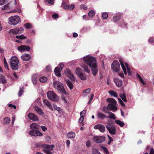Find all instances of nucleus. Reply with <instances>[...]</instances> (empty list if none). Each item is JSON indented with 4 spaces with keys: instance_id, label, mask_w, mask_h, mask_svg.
<instances>
[{
    "instance_id": "nucleus-18",
    "label": "nucleus",
    "mask_w": 154,
    "mask_h": 154,
    "mask_svg": "<svg viewBox=\"0 0 154 154\" xmlns=\"http://www.w3.org/2000/svg\"><path fill=\"white\" fill-rule=\"evenodd\" d=\"M58 85V86L56 89L60 93L63 94L66 93V91L63 87V84L60 82V84Z\"/></svg>"
},
{
    "instance_id": "nucleus-46",
    "label": "nucleus",
    "mask_w": 154,
    "mask_h": 154,
    "mask_svg": "<svg viewBox=\"0 0 154 154\" xmlns=\"http://www.w3.org/2000/svg\"><path fill=\"white\" fill-rule=\"evenodd\" d=\"M54 108L59 113H61L62 111V109L60 107H57V106L54 104Z\"/></svg>"
},
{
    "instance_id": "nucleus-30",
    "label": "nucleus",
    "mask_w": 154,
    "mask_h": 154,
    "mask_svg": "<svg viewBox=\"0 0 154 154\" xmlns=\"http://www.w3.org/2000/svg\"><path fill=\"white\" fill-rule=\"evenodd\" d=\"M67 136L69 138H74L75 137V134L74 133L70 132L68 133Z\"/></svg>"
},
{
    "instance_id": "nucleus-26",
    "label": "nucleus",
    "mask_w": 154,
    "mask_h": 154,
    "mask_svg": "<svg viewBox=\"0 0 154 154\" xmlns=\"http://www.w3.org/2000/svg\"><path fill=\"white\" fill-rule=\"evenodd\" d=\"M35 110L40 115H43L44 114V112L42 109L38 106H35Z\"/></svg>"
},
{
    "instance_id": "nucleus-64",
    "label": "nucleus",
    "mask_w": 154,
    "mask_h": 154,
    "mask_svg": "<svg viewBox=\"0 0 154 154\" xmlns=\"http://www.w3.org/2000/svg\"><path fill=\"white\" fill-rule=\"evenodd\" d=\"M52 17L54 19H56L58 18V15L57 14H54L52 15Z\"/></svg>"
},
{
    "instance_id": "nucleus-38",
    "label": "nucleus",
    "mask_w": 154,
    "mask_h": 154,
    "mask_svg": "<svg viewBox=\"0 0 154 154\" xmlns=\"http://www.w3.org/2000/svg\"><path fill=\"white\" fill-rule=\"evenodd\" d=\"M39 80L42 83H44L47 81V78L45 76H42L39 78Z\"/></svg>"
},
{
    "instance_id": "nucleus-23",
    "label": "nucleus",
    "mask_w": 154,
    "mask_h": 154,
    "mask_svg": "<svg viewBox=\"0 0 154 154\" xmlns=\"http://www.w3.org/2000/svg\"><path fill=\"white\" fill-rule=\"evenodd\" d=\"M43 102L45 104L50 110L53 111V108L52 106L49 101L45 99L43 100Z\"/></svg>"
},
{
    "instance_id": "nucleus-32",
    "label": "nucleus",
    "mask_w": 154,
    "mask_h": 154,
    "mask_svg": "<svg viewBox=\"0 0 154 154\" xmlns=\"http://www.w3.org/2000/svg\"><path fill=\"white\" fill-rule=\"evenodd\" d=\"M66 84L70 90L73 88V85L70 81L69 80H67L66 81Z\"/></svg>"
},
{
    "instance_id": "nucleus-3",
    "label": "nucleus",
    "mask_w": 154,
    "mask_h": 154,
    "mask_svg": "<svg viewBox=\"0 0 154 154\" xmlns=\"http://www.w3.org/2000/svg\"><path fill=\"white\" fill-rule=\"evenodd\" d=\"M9 63L11 67L13 70H16L18 69L19 60L16 57H12L10 60Z\"/></svg>"
},
{
    "instance_id": "nucleus-8",
    "label": "nucleus",
    "mask_w": 154,
    "mask_h": 154,
    "mask_svg": "<svg viewBox=\"0 0 154 154\" xmlns=\"http://www.w3.org/2000/svg\"><path fill=\"white\" fill-rule=\"evenodd\" d=\"M106 128L110 134L112 135L115 134L116 130L114 126L109 123L106 126Z\"/></svg>"
},
{
    "instance_id": "nucleus-10",
    "label": "nucleus",
    "mask_w": 154,
    "mask_h": 154,
    "mask_svg": "<svg viewBox=\"0 0 154 154\" xmlns=\"http://www.w3.org/2000/svg\"><path fill=\"white\" fill-rule=\"evenodd\" d=\"M64 73L66 76L69 78L72 81L75 80V78L72 72L69 69H66L64 70Z\"/></svg>"
},
{
    "instance_id": "nucleus-9",
    "label": "nucleus",
    "mask_w": 154,
    "mask_h": 154,
    "mask_svg": "<svg viewBox=\"0 0 154 154\" xmlns=\"http://www.w3.org/2000/svg\"><path fill=\"white\" fill-rule=\"evenodd\" d=\"M24 31V29L22 27L17 28L15 29H11L9 33L13 34H19L22 33Z\"/></svg>"
},
{
    "instance_id": "nucleus-33",
    "label": "nucleus",
    "mask_w": 154,
    "mask_h": 154,
    "mask_svg": "<svg viewBox=\"0 0 154 154\" xmlns=\"http://www.w3.org/2000/svg\"><path fill=\"white\" fill-rule=\"evenodd\" d=\"M120 97L124 102H127V100L126 99L125 94V92L123 93L122 94H120Z\"/></svg>"
},
{
    "instance_id": "nucleus-59",
    "label": "nucleus",
    "mask_w": 154,
    "mask_h": 154,
    "mask_svg": "<svg viewBox=\"0 0 154 154\" xmlns=\"http://www.w3.org/2000/svg\"><path fill=\"white\" fill-rule=\"evenodd\" d=\"M91 91V89L90 88H88L87 89L83 91V93H86L87 94H88V93H89Z\"/></svg>"
},
{
    "instance_id": "nucleus-62",
    "label": "nucleus",
    "mask_w": 154,
    "mask_h": 154,
    "mask_svg": "<svg viewBox=\"0 0 154 154\" xmlns=\"http://www.w3.org/2000/svg\"><path fill=\"white\" fill-rule=\"evenodd\" d=\"M118 100L121 105L123 107H125V104H124L123 101L121 99L119 98Z\"/></svg>"
},
{
    "instance_id": "nucleus-45",
    "label": "nucleus",
    "mask_w": 154,
    "mask_h": 154,
    "mask_svg": "<svg viewBox=\"0 0 154 154\" xmlns=\"http://www.w3.org/2000/svg\"><path fill=\"white\" fill-rule=\"evenodd\" d=\"M23 87H21L20 88V90L18 93V95L19 97H20L22 94L23 92Z\"/></svg>"
},
{
    "instance_id": "nucleus-42",
    "label": "nucleus",
    "mask_w": 154,
    "mask_h": 154,
    "mask_svg": "<svg viewBox=\"0 0 154 154\" xmlns=\"http://www.w3.org/2000/svg\"><path fill=\"white\" fill-rule=\"evenodd\" d=\"M16 38L18 39H24L26 38L25 36L23 35H16Z\"/></svg>"
},
{
    "instance_id": "nucleus-29",
    "label": "nucleus",
    "mask_w": 154,
    "mask_h": 154,
    "mask_svg": "<svg viewBox=\"0 0 154 154\" xmlns=\"http://www.w3.org/2000/svg\"><path fill=\"white\" fill-rule=\"evenodd\" d=\"M136 77L138 79L139 81L143 85L146 84L144 82L143 79L141 78L140 75L138 73H137Z\"/></svg>"
},
{
    "instance_id": "nucleus-5",
    "label": "nucleus",
    "mask_w": 154,
    "mask_h": 154,
    "mask_svg": "<svg viewBox=\"0 0 154 154\" xmlns=\"http://www.w3.org/2000/svg\"><path fill=\"white\" fill-rule=\"evenodd\" d=\"M8 20L11 24L15 25L20 21V18L18 16H14L9 17Z\"/></svg>"
},
{
    "instance_id": "nucleus-34",
    "label": "nucleus",
    "mask_w": 154,
    "mask_h": 154,
    "mask_svg": "<svg viewBox=\"0 0 154 154\" xmlns=\"http://www.w3.org/2000/svg\"><path fill=\"white\" fill-rule=\"evenodd\" d=\"M81 66L86 72L89 73L90 72V69H88V66L85 64H83Z\"/></svg>"
},
{
    "instance_id": "nucleus-63",
    "label": "nucleus",
    "mask_w": 154,
    "mask_h": 154,
    "mask_svg": "<svg viewBox=\"0 0 154 154\" xmlns=\"http://www.w3.org/2000/svg\"><path fill=\"white\" fill-rule=\"evenodd\" d=\"M69 9L70 10H73L75 7V5H69Z\"/></svg>"
},
{
    "instance_id": "nucleus-50",
    "label": "nucleus",
    "mask_w": 154,
    "mask_h": 154,
    "mask_svg": "<svg viewBox=\"0 0 154 154\" xmlns=\"http://www.w3.org/2000/svg\"><path fill=\"white\" fill-rule=\"evenodd\" d=\"M84 119V117L81 116L80 117L79 120V122L80 123H81L82 126H83L84 125V123L83 122V121Z\"/></svg>"
},
{
    "instance_id": "nucleus-15",
    "label": "nucleus",
    "mask_w": 154,
    "mask_h": 154,
    "mask_svg": "<svg viewBox=\"0 0 154 154\" xmlns=\"http://www.w3.org/2000/svg\"><path fill=\"white\" fill-rule=\"evenodd\" d=\"M29 119L34 121H37L38 120V118L35 114L32 113H30L28 115Z\"/></svg>"
},
{
    "instance_id": "nucleus-7",
    "label": "nucleus",
    "mask_w": 154,
    "mask_h": 154,
    "mask_svg": "<svg viewBox=\"0 0 154 154\" xmlns=\"http://www.w3.org/2000/svg\"><path fill=\"white\" fill-rule=\"evenodd\" d=\"M108 110V109L107 108V106L106 107H103L102 109V111L105 113L109 114V116H108V118L114 120L116 119V118L115 115L112 112L109 111Z\"/></svg>"
},
{
    "instance_id": "nucleus-36",
    "label": "nucleus",
    "mask_w": 154,
    "mask_h": 154,
    "mask_svg": "<svg viewBox=\"0 0 154 154\" xmlns=\"http://www.w3.org/2000/svg\"><path fill=\"white\" fill-rule=\"evenodd\" d=\"M95 14V12L93 10H91L88 13V15L90 18L93 17Z\"/></svg>"
},
{
    "instance_id": "nucleus-24",
    "label": "nucleus",
    "mask_w": 154,
    "mask_h": 154,
    "mask_svg": "<svg viewBox=\"0 0 154 154\" xmlns=\"http://www.w3.org/2000/svg\"><path fill=\"white\" fill-rule=\"evenodd\" d=\"M54 72L56 75L58 77L60 76V69L59 67H56L55 68L54 71Z\"/></svg>"
},
{
    "instance_id": "nucleus-1",
    "label": "nucleus",
    "mask_w": 154,
    "mask_h": 154,
    "mask_svg": "<svg viewBox=\"0 0 154 154\" xmlns=\"http://www.w3.org/2000/svg\"><path fill=\"white\" fill-rule=\"evenodd\" d=\"M83 60L84 62L91 67L93 75H95L98 71L96 58L87 55L83 57Z\"/></svg>"
},
{
    "instance_id": "nucleus-4",
    "label": "nucleus",
    "mask_w": 154,
    "mask_h": 154,
    "mask_svg": "<svg viewBox=\"0 0 154 154\" xmlns=\"http://www.w3.org/2000/svg\"><path fill=\"white\" fill-rule=\"evenodd\" d=\"M47 97L50 100L55 101H57L59 98L57 95L54 92L49 91L47 93Z\"/></svg>"
},
{
    "instance_id": "nucleus-53",
    "label": "nucleus",
    "mask_w": 154,
    "mask_h": 154,
    "mask_svg": "<svg viewBox=\"0 0 154 154\" xmlns=\"http://www.w3.org/2000/svg\"><path fill=\"white\" fill-rule=\"evenodd\" d=\"M24 26L26 29L31 28L32 25L31 24L27 23L24 24Z\"/></svg>"
},
{
    "instance_id": "nucleus-43",
    "label": "nucleus",
    "mask_w": 154,
    "mask_h": 154,
    "mask_svg": "<svg viewBox=\"0 0 154 154\" xmlns=\"http://www.w3.org/2000/svg\"><path fill=\"white\" fill-rule=\"evenodd\" d=\"M81 70V69L79 68H77L75 70V73L78 76H79L82 73Z\"/></svg>"
},
{
    "instance_id": "nucleus-28",
    "label": "nucleus",
    "mask_w": 154,
    "mask_h": 154,
    "mask_svg": "<svg viewBox=\"0 0 154 154\" xmlns=\"http://www.w3.org/2000/svg\"><path fill=\"white\" fill-rule=\"evenodd\" d=\"M106 101L108 103H110L116 104V101L113 98H108L107 99Z\"/></svg>"
},
{
    "instance_id": "nucleus-49",
    "label": "nucleus",
    "mask_w": 154,
    "mask_h": 154,
    "mask_svg": "<svg viewBox=\"0 0 154 154\" xmlns=\"http://www.w3.org/2000/svg\"><path fill=\"white\" fill-rule=\"evenodd\" d=\"M121 26L124 28L126 27L127 26V23L124 22L123 20H122L121 21Z\"/></svg>"
},
{
    "instance_id": "nucleus-6",
    "label": "nucleus",
    "mask_w": 154,
    "mask_h": 154,
    "mask_svg": "<svg viewBox=\"0 0 154 154\" xmlns=\"http://www.w3.org/2000/svg\"><path fill=\"white\" fill-rule=\"evenodd\" d=\"M111 67L112 69L115 72H119L120 70V64L117 60H115L112 62Z\"/></svg>"
},
{
    "instance_id": "nucleus-13",
    "label": "nucleus",
    "mask_w": 154,
    "mask_h": 154,
    "mask_svg": "<svg viewBox=\"0 0 154 154\" xmlns=\"http://www.w3.org/2000/svg\"><path fill=\"white\" fill-rule=\"evenodd\" d=\"M94 128L95 129H99L101 132L102 133L104 132L105 131V126L101 124H98L95 125L94 127Z\"/></svg>"
},
{
    "instance_id": "nucleus-25",
    "label": "nucleus",
    "mask_w": 154,
    "mask_h": 154,
    "mask_svg": "<svg viewBox=\"0 0 154 154\" xmlns=\"http://www.w3.org/2000/svg\"><path fill=\"white\" fill-rule=\"evenodd\" d=\"M43 148H46L47 149H48L49 151L52 150L53 149V148L54 146L53 145H50L46 144H44V145L42 146Z\"/></svg>"
},
{
    "instance_id": "nucleus-54",
    "label": "nucleus",
    "mask_w": 154,
    "mask_h": 154,
    "mask_svg": "<svg viewBox=\"0 0 154 154\" xmlns=\"http://www.w3.org/2000/svg\"><path fill=\"white\" fill-rule=\"evenodd\" d=\"M43 151L46 154H53L52 153L48 150V149H42Z\"/></svg>"
},
{
    "instance_id": "nucleus-21",
    "label": "nucleus",
    "mask_w": 154,
    "mask_h": 154,
    "mask_svg": "<svg viewBox=\"0 0 154 154\" xmlns=\"http://www.w3.org/2000/svg\"><path fill=\"white\" fill-rule=\"evenodd\" d=\"M97 117L101 120H103L105 118H108V116H107L103 113L98 112L97 113Z\"/></svg>"
},
{
    "instance_id": "nucleus-31",
    "label": "nucleus",
    "mask_w": 154,
    "mask_h": 154,
    "mask_svg": "<svg viewBox=\"0 0 154 154\" xmlns=\"http://www.w3.org/2000/svg\"><path fill=\"white\" fill-rule=\"evenodd\" d=\"M115 122L116 124L119 125L121 127H123L125 125L124 123L123 122L119 120H116L115 121Z\"/></svg>"
},
{
    "instance_id": "nucleus-11",
    "label": "nucleus",
    "mask_w": 154,
    "mask_h": 154,
    "mask_svg": "<svg viewBox=\"0 0 154 154\" xmlns=\"http://www.w3.org/2000/svg\"><path fill=\"white\" fill-rule=\"evenodd\" d=\"M93 139L96 143H99L105 141V137L103 136H95L94 137Z\"/></svg>"
},
{
    "instance_id": "nucleus-20",
    "label": "nucleus",
    "mask_w": 154,
    "mask_h": 154,
    "mask_svg": "<svg viewBox=\"0 0 154 154\" xmlns=\"http://www.w3.org/2000/svg\"><path fill=\"white\" fill-rule=\"evenodd\" d=\"M119 61L120 63L122 68L124 71L125 74V75H126L127 74V72L122 59L121 58H119Z\"/></svg>"
},
{
    "instance_id": "nucleus-40",
    "label": "nucleus",
    "mask_w": 154,
    "mask_h": 154,
    "mask_svg": "<svg viewBox=\"0 0 154 154\" xmlns=\"http://www.w3.org/2000/svg\"><path fill=\"white\" fill-rule=\"evenodd\" d=\"M109 93L111 96L116 97H118L117 94L113 91H109Z\"/></svg>"
},
{
    "instance_id": "nucleus-39",
    "label": "nucleus",
    "mask_w": 154,
    "mask_h": 154,
    "mask_svg": "<svg viewBox=\"0 0 154 154\" xmlns=\"http://www.w3.org/2000/svg\"><path fill=\"white\" fill-rule=\"evenodd\" d=\"M121 17V15H117L114 17L113 20L114 22H117L118 21Z\"/></svg>"
},
{
    "instance_id": "nucleus-27",
    "label": "nucleus",
    "mask_w": 154,
    "mask_h": 154,
    "mask_svg": "<svg viewBox=\"0 0 154 154\" xmlns=\"http://www.w3.org/2000/svg\"><path fill=\"white\" fill-rule=\"evenodd\" d=\"M7 80L5 77L2 75L0 74V83L5 84L6 83Z\"/></svg>"
},
{
    "instance_id": "nucleus-16",
    "label": "nucleus",
    "mask_w": 154,
    "mask_h": 154,
    "mask_svg": "<svg viewBox=\"0 0 154 154\" xmlns=\"http://www.w3.org/2000/svg\"><path fill=\"white\" fill-rule=\"evenodd\" d=\"M58 85V86L56 89L60 93L63 94L66 93V91L63 87V84L60 82V84Z\"/></svg>"
},
{
    "instance_id": "nucleus-22",
    "label": "nucleus",
    "mask_w": 154,
    "mask_h": 154,
    "mask_svg": "<svg viewBox=\"0 0 154 154\" xmlns=\"http://www.w3.org/2000/svg\"><path fill=\"white\" fill-rule=\"evenodd\" d=\"M114 81L116 85L118 87H120L122 85V81L118 78H115Z\"/></svg>"
},
{
    "instance_id": "nucleus-37",
    "label": "nucleus",
    "mask_w": 154,
    "mask_h": 154,
    "mask_svg": "<svg viewBox=\"0 0 154 154\" xmlns=\"http://www.w3.org/2000/svg\"><path fill=\"white\" fill-rule=\"evenodd\" d=\"M10 121L11 120L10 118L9 117H7L4 119L3 122L5 124H8L10 123Z\"/></svg>"
},
{
    "instance_id": "nucleus-51",
    "label": "nucleus",
    "mask_w": 154,
    "mask_h": 154,
    "mask_svg": "<svg viewBox=\"0 0 154 154\" xmlns=\"http://www.w3.org/2000/svg\"><path fill=\"white\" fill-rule=\"evenodd\" d=\"M60 84V82L58 81H54L53 82V85L54 88L56 89L58 86V84Z\"/></svg>"
},
{
    "instance_id": "nucleus-55",
    "label": "nucleus",
    "mask_w": 154,
    "mask_h": 154,
    "mask_svg": "<svg viewBox=\"0 0 154 154\" xmlns=\"http://www.w3.org/2000/svg\"><path fill=\"white\" fill-rule=\"evenodd\" d=\"M4 61L5 67L8 70L9 68H8V63H7V62H6V59H5V58H4Z\"/></svg>"
},
{
    "instance_id": "nucleus-44",
    "label": "nucleus",
    "mask_w": 154,
    "mask_h": 154,
    "mask_svg": "<svg viewBox=\"0 0 154 154\" xmlns=\"http://www.w3.org/2000/svg\"><path fill=\"white\" fill-rule=\"evenodd\" d=\"M125 64L127 70L128 74L130 76L131 75V74L130 71V69L129 67L128 64L127 63H125Z\"/></svg>"
},
{
    "instance_id": "nucleus-56",
    "label": "nucleus",
    "mask_w": 154,
    "mask_h": 154,
    "mask_svg": "<svg viewBox=\"0 0 154 154\" xmlns=\"http://www.w3.org/2000/svg\"><path fill=\"white\" fill-rule=\"evenodd\" d=\"M148 42L150 44H152L154 42V37L150 38L148 39Z\"/></svg>"
},
{
    "instance_id": "nucleus-60",
    "label": "nucleus",
    "mask_w": 154,
    "mask_h": 154,
    "mask_svg": "<svg viewBox=\"0 0 154 154\" xmlns=\"http://www.w3.org/2000/svg\"><path fill=\"white\" fill-rule=\"evenodd\" d=\"M62 99L64 101V103H66L67 101L66 100V97L63 95H62L61 96Z\"/></svg>"
},
{
    "instance_id": "nucleus-12",
    "label": "nucleus",
    "mask_w": 154,
    "mask_h": 154,
    "mask_svg": "<svg viewBox=\"0 0 154 154\" xmlns=\"http://www.w3.org/2000/svg\"><path fill=\"white\" fill-rule=\"evenodd\" d=\"M30 48L26 45H22L19 46L17 48V49L18 51L21 52H23L25 51H29Z\"/></svg>"
},
{
    "instance_id": "nucleus-17",
    "label": "nucleus",
    "mask_w": 154,
    "mask_h": 154,
    "mask_svg": "<svg viewBox=\"0 0 154 154\" xmlns=\"http://www.w3.org/2000/svg\"><path fill=\"white\" fill-rule=\"evenodd\" d=\"M58 85V86L56 89L60 93L63 94L66 93V91L63 87V84L60 82V84Z\"/></svg>"
},
{
    "instance_id": "nucleus-14",
    "label": "nucleus",
    "mask_w": 154,
    "mask_h": 154,
    "mask_svg": "<svg viewBox=\"0 0 154 154\" xmlns=\"http://www.w3.org/2000/svg\"><path fill=\"white\" fill-rule=\"evenodd\" d=\"M116 105V104L112 103H109L107 106V108L109 110H112L113 112L116 111L118 109Z\"/></svg>"
},
{
    "instance_id": "nucleus-47",
    "label": "nucleus",
    "mask_w": 154,
    "mask_h": 154,
    "mask_svg": "<svg viewBox=\"0 0 154 154\" xmlns=\"http://www.w3.org/2000/svg\"><path fill=\"white\" fill-rule=\"evenodd\" d=\"M100 148L103 150L104 152L106 153V154H109V152L108 149L105 147L100 146Z\"/></svg>"
},
{
    "instance_id": "nucleus-57",
    "label": "nucleus",
    "mask_w": 154,
    "mask_h": 154,
    "mask_svg": "<svg viewBox=\"0 0 154 154\" xmlns=\"http://www.w3.org/2000/svg\"><path fill=\"white\" fill-rule=\"evenodd\" d=\"M108 137L109 138V141L107 143V144L108 145H109L110 144L111 142L113 141V139L110 136L108 135Z\"/></svg>"
},
{
    "instance_id": "nucleus-41",
    "label": "nucleus",
    "mask_w": 154,
    "mask_h": 154,
    "mask_svg": "<svg viewBox=\"0 0 154 154\" xmlns=\"http://www.w3.org/2000/svg\"><path fill=\"white\" fill-rule=\"evenodd\" d=\"M37 76L35 75H34L32 77V81L33 82V83L35 85L37 83V79H36Z\"/></svg>"
},
{
    "instance_id": "nucleus-19",
    "label": "nucleus",
    "mask_w": 154,
    "mask_h": 154,
    "mask_svg": "<svg viewBox=\"0 0 154 154\" xmlns=\"http://www.w3.org/2000/svg\"><path fill=\"white\" fill-rule=\"evenodd\" d=\"M21 58L23 61H27L30 59L31 56L29 54H24L21 56Z\"/></svg>"
},
{
    "instance_id": "nucleus-61",
    "label": "nucleus",
    "mask_w": 154,
    "mask_h": 154,
    "mask_svg": "<svg viewBox=\"0 0 154 154\" xmlns=\"http://www.w3.org/2000/svg\"><path fill=\"white\" fill-rule=\"evenodd\" d=\"M43 145H44V144H42L40 143H38L36 144H35L36 146L37 147L43 148V147L42 146Z\"/></svg>"
},
{
    "instance_id": "nucleus-48",
    "label": "nucleus",
    "mask_w": 154,
    "mask_h": 154,
    "mask_svg": "<svg viewBox=\"0 0 154 154\" xmlns=\"http://www.w3.org/2000/svg\"><path fill=\"white\" fill-rule=\"evenodd\" d=\"M92 152L93 154H101L98 150L95 148L93 149L92 150Z\"/></svg>"
},
{
    "instance_id": "nucleus-2",
    "label": "nucleus",
    "mask_w": 154,
    "mask_h": 154,
    "mask_svg": "<svg viewBox=\"0 0 154 154\" xmlns=\"http://www.w3.org/2000/svg\"><path fill=\"white\" fill-rule=\"evenodd\" d=\"M31 130L29 132V134L34 137H41L43 135L42 133L38 130L39 125L37 124L33 123L30 125Z\"/></svg>"
},
{
    "instance_id": "nucleus-52",
    "label": "nucleus",
    "mask_w": 154,
    "mask_h": 154,
    "mask_svg": "<svg viewBox=\"0 0 154 154\" xmlns=\"http://www.w3.org/2000/svg\"><path fill=\"white\" fill-rule=\"evenodd\" d=\"M102 17L103 19H106L108 17V14L107 13L105 12L102 14Z\"/></svg>"
},
{
    "instance_id": "nucleus-35",
    "label": "nucleus",
    "mask_w": 154,
    "mask_h": 154,
    "mask_svg": "<svg viewBox=\"0 0 154 154\" xmlns=\"http://www.w3.org/2000/svg\"><path fill=\"white\" fill-rule=\"evenodd\" d=\"M82 80H85L86 79L87 77L85 74H83V73H81V74L78 76Z\"/></svg>"
},
{
    "instance_id": "nucleus-58",
    "label": "nucleus",
    "mask_w": 154,
    "mask_h": 154,
    "mask_svg": "<svg viewBox=\"0 0 154 154\" xmlns=\"http://www.w3.org/2000/svg\"><path fill=\"white\" fill-rule=\"evenodd\" d=\"M86 112V111L85 110H84L83 111L81 112L80 113V116L84 117V116L85 115Z\"/></svg>"
}]
</instances>
